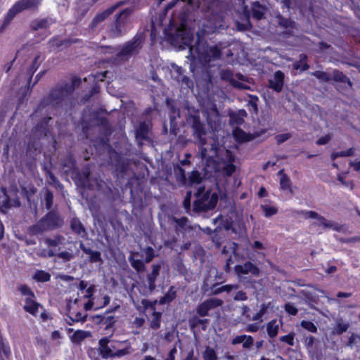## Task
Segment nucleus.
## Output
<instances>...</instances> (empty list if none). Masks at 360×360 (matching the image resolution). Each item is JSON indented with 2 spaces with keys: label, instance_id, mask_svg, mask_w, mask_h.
Instances as JSON below:
<instances>
[{
  "label": "nucleus",
  "instance_id": "e433bc0d",
  "mask_svg": "<svg viewBox=\"0 0 360 360\" xmlns=\"http://www.w3.org/2000/svg\"><path fill=\"white\" fill-rule=\"evenodd\" d=\"M188 15L185 11H181L178 13L177 17L176 18L175 13H173L172 16L170 19H174L177 24V27H181V28H187V20H188Z\"/></svg>",
  "mask_w": 360,
  "mask_h": 360
},
{
  "label": "nucleus",
  "instance_id": "338daca9",
  "mask_svg": "<svg viewBox=\"0 0 360 360\" xmlns=\"http://www.w3.org/2000/svg\"><path fill=\"white\" fill-rule=\"evenodd\" d=\"M146 257L145 262L149 263L152 261V259L155 257V251L152 247H147L145 250Z\"/></svg>",
  "mask_w": 360,
  "mask_h": 360
},
{
  "label": "nucleus",
  "instance_id": "5701e85b",
  "mask_svg": "<svg viewBox=\"0 0 360 360\" xmlns=\"http://www.w3.org/2000/svg\"><path fill=\"white\" fill-rule=\"evenodd\" d=\"M70 229L74 233L77 234V236H80L82 238H86L87 232L83 224L78 218L73 217L72 219H71Z\"/></svg>",
  "mask_w": 360,
  "mask_h": 360
},
{
  "label": "nucleus",
  "instance_id": "5fc2aeb1",
  "mask_svg": "<svg viewBox=\"0 0 360 360\" xmlns=\"http://www.w3.org/2000/svg\"><path fill=\"white\" fill-rule=\"evenodd\" d=\"M300 326L304 329L307 330L309 332L316 333H317V327L311 321H305L303 320L300 322Z\"/></svg>",
  "mask_w": 360,
  "mask_h": 360
},
{
  "label": "nucleus",
  "instance_id": "774afa93",
  "mask_svg": "<svg viewBox=\"0 0 360 360\" xmlns=\"http://www.w3.org/2000/svg\"><path fill=\"white\" fill-rule=\"evenodd\" d=\"M290 137H291V134L285 133V134H280L276 135L275 136V139L276 141L277 144L281 145V143L288 141Z\"/></svg>",
  "mask_w": 360,
  "mask_h": 360
},
{
  "label": "nucleus",
  "instance_id": "680f3d73",
  "mask_svg": "<svg viewBox=\"0 0 360 360\" xmlns=\"http://www.w3.org/2000/svg\"><path fill=\"white\" fill-rule=\"evenodd\" d=\"M284 309L287 314L290 316H296L298 313V309L293 303L287 302L284 304Z\"/></svg>",
  "mask_w": 360,
  "mask_h": 360
},
{
  "label": "nucleus",
  "instance_id": "20e7f679",
  "mask_svg": "<svg viewBox=\"0 0 360 360\" xmlns=\"http://www.w3.org/2000/svg\"><path fill=\"white\" fill-rule=\"evenodd\" d=\"M41 0H19L16 1L4 15V21L0 26L1 32L13 20L15 15L27 9L37 10Z\"/></svg>",
  "mask_w": 360,
  "mask_h": 360
},
{
  "label": "nucleus",
  "instance_id": "1a4fd4ad",
  "mask_svg": "<svg viewBox=\"0 0 360 360\" xmlns=\"http://www.w3.org/2000/svg\"><path fill=\"white\" fill-rule=\"evenodd\" d=\"M77 179L84 187L89 189L94 188V183L98 191L105 192L104 186L105 183L101 178H94L92 179L89 168H84L81 172L77 174Z\"/></svg>",
  "mask_w": 360,
  "mask_h": 360
},
{
  "label": "nucleus",
  "instance_id": "8fccbe9b",
  "mask_svg": "<svg viewBox=\"0 0 360 360\" xmlns=\"http://www.w3.org/2000/svg\"><path fill=\"white\" fill-rule=\"evenodd\" d=\"M203 360H217L216 351L210 347H207L202 352Z\"/></svg>",
  "mask_w": 360,
  "mask_h": 360
},
{
  "label": "nucleus",
  "instance_id": "49530a36",
  "mask_svg": "<svg viewBox=\"0 0 360 360\" xmlns=\"http://www.w3.org/2000/svg\"><path fill=\"white\" fill-rule=\"evenodd\" d=\"M211 190H205V186L200 187L197 193H195V195L198 198H199L200 200H203V202H207L210 198V196L212 195Z\"/></svg>",
  "mask_w": 360,
  "mask_h": 360
},
{
  "label": "nucleus",
  "instance_id": "f704fd0d",
  "mask_svg": "<svg viewBox=\"0 0 360 360\" xmlns=\"http://www.w3.org/2000/svg\"><path fill=\"white\" fill-rule=\"evenodd\" d=\"M8 194L12 198V201L14 202V207H18L20 205V198L18 195L19 190L17 184L15 181L10 184L8 188H7Z\"/></svg>",
  "mask_w": 360,
  "mask_h": 360
},
{
  "label": "nucleus",
  "instance_id": "4d7b16f0",
  "mask_svg": "<svg viewBox=\"0 0 360 360\" xmlns=\"http://www.w3.org/2000/svg\"><path fill=\"white\" fill-rule=\"evenodd\" d=\"M295 333L291 332L287 335L281 336L279 338V341L281 342H285L289 346H293L295 345Z\"/></svg>",
  "mask_w": 360,
  "mask_h": 360
},
{
  "label": "nucleus",
  "instance_id": "4c0bfd02",
  "mask_svg": "<svg viewBox=\"0 0 360 360\" xmlns=\"http://www.w3.org/2000/svg\"><path fill=\"white\" fill-rule=\"evenodd\" d=\"M51 274L44 270L38 269L32 276L33 280L38 283H46L51 280Z\"/></svg>",
  "mask_w": 360,
  "mask_h": 360
},
{
  "label": "nucleus",
  "instance_id": "aec40b11",
  "mask_svg": "<svg viewBox=\"0 0 360 360\" xmlns=\"http://www.w3.org/2000/svg\"><path fill=\"white\" fill-rule=\"evenodd\" d=\"M51 117L46 116L39 120L34 127V131L41 136H46L49 133V124L51 120Z\"/></svg>",
  "mask_w": 360,
  "mask_h": 360
},
{
  "label": "nucleus",
  "instance_id": "a211bd4d",
  "mask_svg": "<svg viewBox=\"0 0 360 360\" xmlns=\"http://www.w3.org/2000/svg\"><path fill=\"white\" fill-rule=\"evenodd\" d=\"M305 219H316L319 220V226L324 228H333L334 230H338V228L333 226V223L327 220L324 217L321 216L316 212L312 210H302L300 212Z\"/></svg>",
  "mask_w": 360,
  "mask_h": 360
},
{
  "label": "nucleus",
  "instance_id": "6e6552de",
  "mask_svg": "<svg viewBox=\"0 0 360 360\" xmlns=\"http://www.w3.org/2000/svg\"><path fill=\"white\" fill-rule=\"evenodd\" d=\"M188 122L193 131V136L198 139V143L203 147L207 144L206 129L205 124L201 122L198 115H191L188 117Z\"/></svg>",
  "mask_w": 360,
  "mask_h": 360
},
{
  "label": "nucleus",
  "instance_id": "423d86ee",
  "mask_svg": "<svg viewBox=\"0 0 360 360\" xmlns=\"http://www.w3.org/2000/svg\"><path fill=\"white\" fill-rule=\"evenodd\" d=\"M17 290L25 296V304L23 309L30 314L36 316L39 312L40 304L37 302L36 296L31 288L25 283H20L17 285Z\"/></svg>",
  "mask_w": 360,
  "mask_h": 360
},
{
  "label": "nucleus",
  "instance_id": "dca6fc26",
  "mask_svg": "<svg viewBox=\"0 0 360 360\" xmlns=\"http://www.w3.org/2000/svg\"><path fill=\"white\" fill-rule=\"evenodd\" d=\"M285 84V74L281 70H276L271 79L268 81V87L276 93L283 91Z\"/></svg>",
  "mask_w": 360,
  "mask_h": 360
},
{
  "label": "nucleus",
  "instance_id": "052dcab7",
  "mask_svg": "<svg viewBox=\"0 0 360 360\" xmlns=\"http://www.w3.org/2000/svg\"><path fill=\"white\" fill-rule=\"evenodd\" d=\"M76 164H77V162H76V160L75 159V158L70 155H68L65 159L64 160V162L63 163V167H67L68 168V169H72L74 168H75L76 167Z\"/></svg>",
  "mask_w": 360,
  "mask_h": 360
},
{
  "label": "nucleus",
  "instance_id": "9d476101",
  "mask_svg": "<svg viewBox=\"0 0 360 360\" xmlns=\"http://www.w3.org/2000/svg\"><path fill=\"white\" fill-rule=\"evenodd\" d=\"M130 13V9L124 8L116 14L112 28L115 37H121L127 32V19Z\"/></svg>",
  "mask_w": 360,
  "mask_h": 360
},
{
  "label": "nucleus",
  "instance_id": "c9c22d12",
  "mask_svg": "<svg viewBox=\"0 0 360 360\" xmlns=\"http://www.w3.org/2000/svg\"><path fill=\"white\" fill-rule=\"evenodd\" d=\"M176 297V290L175 287L172 285L169 287L168 291L164 295V296L161 297L159 300L160 304H169Z\"/></svg>",
  "mask_w": 360,
  "mask_h": 360
},
{
  "label": "nucleus",
  "instance_id": "c85d7f7f",
  "mask_svg": "<svg viewBox=\"0 0 360 360\" xmlns=\"http://www.w3.org/2000/svg\"><path fill=\"white\" fill-rule=\"evenodd\" d=\"M310 68L308 63V56L306 53H300L299 59L292 63V68L301 72L306 71Z\"/></svg>",
  "mask_w": 360,
  "mask_h": 360
},
{
  "label": "nucleus",
  "instance_id": "e2e57ef3",
  "mask_svg": "<svg viewBox=\"0 0 360 360\" xmlns=\"http://www.w3.org/2000/svg\"><path fill=\"white\" fill-rule=\"evenodd\" d=\"M53 204V194L51 191H47L45 195V205L46 209L50 210Z\"/></svg>",
  "mask_w": 360,
  "mask_h": 360
},
{
  "label": "nucleus",
  "instance_id": "412c9836",
  "mask_svg": "<svg viewBox=\"0 0 360 360\" xmlns=\"http://www.w3.org/2000/svg\"><path fill=\"white\" fill-rule=\"evenodd\" d=\"M226 157L227 160L224 162L222 173L226 176H231L236 169V167L233 164L235 156L231 152L227 151Z\"/></svg>",
  "mask_w": 360,
  "mask_h": 360
},
{
  "label": "nucleus",
  "instance_id": "7c9ffc66",
  "mask_svg": "<svg viewBox=\"0 0 360 360\" xmlns=\"http://www.w3.org/2000/svg\"><path fill=\"white\" fill-rule=\"evenodd\" d=\"M68 324L72 326L74 323H84L86 321L87 314H82V312L79 311L74 312L70 311L69 314L68 315Z\"/></svg>",
  "mask_w": 360,
  "mask_h": 360
},
{
  "label": "nucleus",
  "instance_id": "a878e982",
  "mask_svg": "<svg viewBox=\"0 0 360 360\" xmlns=\"http://www.w3.org/2000/svg\"><path fill=\"white\" fill-rule=\"evenodd\" d=\"M223 80L229 82L233 86L238 89H247L246 85L234 79L233 72L231 70H224L221 72Z\"/></svg>",
  "mask_w": 360,
  "mask_h": 360
},
{
  "label": "nucleus",
  "instance_id": "a19ab883",
  "mask_svg": "<svg viewBox=\"0 0 360 360\" xmlns=\"http://www.w3.org/2000/svg\"><path fill=\"white\" fill-rule=\"evenodd\" d=\"M206 52L207 56L209 57V60L211 59H219L221 56V49L217 45L209 46Z\"/></svg>",
  "mask_w": 360,
  "mask_h": 360
},
{
  "label": "nucleus",
  "instance_id": "4be33fe9",
  "mask_svg": "<svg viewBox=\"0 0 360 360\" xmlns=\"http://www.w3.org/2000/svg\"><path fill=\"white\" fill-rule=\"evenodd\" d=\"M162 267L161 264H154L152 265V271L150 274L147 276V280L148 283V288L152 292L153 291L155 288V281L158 278V276L160 274V271Z\"/></svg>",
  "mask_w": 360,
  "mask_h": 360
},
{
  "label": "nucleus",
  "instance_id": "6e6d98bb",
  "mask_svg": "<svg viewBox=\"0 0 360 360\" xmlns=\"http://www.w3.org/2000/svg\"><path fill=\"white\" fill-rule=\"evenodd\" d=\"M311 75L314 76L320 81L324 82H329L332 79L330 75L324 71L317 70L314 72H311Z\"/></svg>",
  "mask_w": 360,
  "mask_h": 360
},
{
  "label": "nucleus",
  "instance_id": "69168bd1",
  "mask_svg": "<svg viewBox=\"0 0 360 360\" xmlns=\"http://www.w3.org/2000/svg\"><path fill=\"white\" fill-rule=\"evenodd\" d=\"M193 206L196 211H208L206 202H203V200H200L199 198L194 201Z\"/></svg>",
  "mask_w": 360,
  "mask_h": 360
},
{
  "label": "nucleus",
  "instance_id": "9b49d317",
  "mask_svg": "<svg viewBox=\"0 0 360 360\" xmlns=\"http://www.w3.org/2000/svg\"><path fill=\"white\" fill-rule=\"evenodd\" d=\"M207 18L205 22H203L202 26L207 29L206 31L207 32H214L223 27V17L220 13L210 11V6H207Z\"/></svg>",
  "mask_w": 360,
  "mask_h": 360
},
{
  "label": "nucleus",
  "instance_id": "0eeeda50",
  "mask_svg": "<svg viewBox=\"0 0 360 360\" xmlns=\"http://www.w3.org/2000/svg\"><path fill=\"white\" fill-rule=\"evenodd\" d=\"M143 44V38L136 34L131 40L124 43L120 50L116 53V57L128 60L129 58L139 54Z\"/></svg>",
  "mask_w": 360,
  "mask_h": 360
},
{
  "label": "nucleus",
  "instance_id": "f03ea898",
  "mask_svg": "<svg viewBox=\"0 0 360 360\" xmlns=\"http://www.w3.org/2000/svg\"><path fill=\"white\" fill-rule=\"evenodd\" d=\"M166 40L172 46L180 49L191 48L194 36L187 28L177 27L174 19H170L168 25L164 30Z\"/></svg>",
  "mask_w": 360,
  "mask_h": 360
},
{
  "label": "nucleus",
  "instance_id": "c03bdc74",
  "mask_svg": "<svg viewBox=\"0 0 360 360\" xmlns=\"http://www.w3.org/2000/svg\"><path fill=\"white\" fill-rule=\"evenodd\" d=\"M89 335V333L82 330H76L71 337V340L73 342L79 343Z\"/></svg>",
  "mask_w": 360,
  "mask_h": 360
},
{
  "label": "nucleus",
  "instance_id": "72a5a7b5",
  "mask_svg": "<svg viewBox=\"0 0 360 360\" xmlns=\"http://www.w3.org/2000/svg\"><path fill=\"white\" fill-rule=\"evenodd\" d=\"M333 79L337 82L346 84L349 87L352 86V82H351L350 79L342 71L338 69H335L333 71Z\"/></svg>",
  "mask_w": 360,
  "mask_h": 360
},
{
  "label": "nucleus",
  "instance_id": "37998d69",
  "mask_svg": "<svg viewBox=\"0 0 360 360\" xmlns=\"http://www.w3.org/2000/svg\"><path fill=\"white\" fill-rule=\"evenodd\" d=\"M39 58H40V56L39 54L37 55L34 57V60H32L31 65L27 70V74L29 75V80H28L29 84L31 82L32 75L37 71V70L38 69V68L39 66Z\"/></svg>",
  "mask_w": 360,
  "mask_h": 360
},
{
  "label": "nucleus",
  "instance_id": "ea45409f",
  "mask_svg": "<svg viewBox=\"0 0 360 360\" xmlns=\"http://www.w3.org/2000/svg\"><path fill=\"white\" fill-rule=\"evenodd\" d=\"M129 261L130 262L131 266L134 268L137 272H143L146 270L145 261L143 262L141 259H135L133 256H129Z\"/></svg>",
  "mask_w": 360,
  "mask_h": 360
},
{
  "label": "nucleus",
  "instance_id": "603ef678",
  "mask_svg": "<svg viewBox=\"0 0 360 360\" xmlns=\"http://www.w3.org/2000/svg\"><path fill=\"white\" fill-rule=\"evenodd\" d=\"M49 26L46 19H40L34 20L32 22L31 29L33 31H37L40 28H47Z\"/></svg>",
  "mask_w": 360,
  "mask_h": 360
},
{
  "label": "nucleus",
  "instance_id": "13d9d810",
  "mask_svg": "<svg viewBox=\"0 0 360 360\" xmlns=\"http://www.w3.org/2000/svg\"><path fill=\"white\" fill-rule=\"evenodd\" d=\"M117 317L114 315H105L104 314L105 329L108 330L112 328L117 321Z\"/></svg>",
  "mask_w": 360,
  "mask_h": 360
},
{
  "label": "nucleus",
  "instance_id": "79ce46f5",
  "mask_svg": "<svg viewBox=\"0 0 360 360\" xmlns=\"http://www.w3.org/2000/svg\"><path fill=\"white\" fill-rule=\"evenodd\" d=\"M81 79L78 77H73L71 80V83L64 82L62 83L68 91L72 95L74 91L75 87L79 86L81 84Z\"/></svg>",
  "mask_w": 360,
  "mask_h": 360
},
{
  "label": "nucleus",
  "instance_id": "bf43d9fd",
  "mask_svg": "<svg viewBox=\"0 0 360 360\" xmlns=\"http://www.w3.org/2000/svg\"><path fill=\"white\" fill-rule=\"evenodd\" d=\"M349 327V324L348 323H344L342 321H338L336 325L334 327L335 333L338 335H341L343 333L346 332Z\"/></svg>",
  "mask_w": 360,
  "mask_h": 360
},
{
  "label": "nucleus",
  "instance_id": "09e8293b",
  "mask_svg": "<svg viewBox=\"0 0 360 360\" xmlns=\"http://www.w3.org/2000/svg\"><path fill=\"white\" fill-rule=\"evenodd\" d=\"M280 186L283 191L292 192L291 181L286 174H283L280 179Z\"/></svg>",
  "mask_w": 360,
  "mask_h": 360
},
{
  "label": "nucleus",
  "instance_id": "58836bf2",
  "mask_svg": "<svg viewBox=\"0 0 360 360\" xmlns=\"http://www.w3.org/2000/svg\"><path fill=\"white\" fill-rule=\"evenodd\" d=\"M162 314L160 311H154L152 313V319L150 320L149 326L153 330H158L160 328Z\"/></svg>",
  "mask_w": 360,
  "mask_h": 360
},
{
  "label": "nucleus",
  "instance_id": "a18cd8bd",
  "mask_svg": "<svg viewBox=\"0 0 360 360\" xmlns=\"http://www.w3.org/2000/svg\"><path fill=\"white\" fill-rule=\"evenodd\" d=\"M21 192L24 198L27 200L37 192V188L33 185H29L28 187L21 186Z\"/></svg>",
  "mask_w": 360,
  "mask_h": 360
},
{
  "label": "nucleus",
  "instance_id": "3c124183",
  "mask_svg": "<svg viewBox=\"0 0 360 360\" xmlns=\"http://www.w3.org/2000/svg\"><path fill=\"white\" fill-rule=\"evenodd\" d=\"M218 193L216 192L212 193V195L210 196L208 200L206 202L207 208L208 211L214 210L216 207L218 202Z\"/></svg>",
  "mask_w": 360,
  "mask_h": 360
},
{
  "label": "nucleus",
  "instance_id": "2eb2a0df",
  "mask_svg": "<svg viewBox=\"0 0 360 360\" xmlns=\"http://www.w3.org/2000/svg\"><path fill=\"white\" fill-rule=\"evenodd\" d=\"M123 4L122 1H120L116 4H114L107 9L104 10L101 13L96 14L94 18L92 19L90 23V28L92 30H94L99 23L103 22L108 17H109L111 14H112L115 10L121 5Z\"/></svg>",
  "mask_w": 360,
  "mask_h": 360
},
{
  "label": "nucleus",
  "instance_id": "864d4df0",
  "mask_svg": "<svg viewBox=\"0 0 360 360\" xmlns=\"http://www.w3.org/2000/svg\"><path fill=\"white\" fill-rule=\"evenodd\" d=\"M261 208L264 212V217L267 218L275 215L278 211L277 207L268 206L266 205H262Z\"/></svg>",
  "mask_w": 360,
  "mask_h": 360
},
{
  "label": "nucleus",
  "instance_id": "cd10ccee",
  "mask_svg": "<svg viewBox=\"0 0 360 360\" xmlns=\"http://www.w3.org/2000/svg\"><path fill=\"white\" fill-rule=\"evenodd\" d=\"M233 136L235 140L240 143L248 142L253 139L252 134L246 133L240 127H236L233 130Z\"/></svg>",
  "mask_w": 360,
  "mask_h": 360
},
{
  "label": "nucleus",
  "instance_id": "f257e3e1",
  "mask_svg": "<svg viewBox=\"0 0 360 360\" xmlns=\"http://www.w3.org/2000/svg\"><path fill=\"white\" fill-rule=\"evenodd\" d=\"M110 338L105 336L98 340V349L102 359L121 358L129 355L134 351L129 340L120 341Z\"/></svg>",
  "mask_w": 360,
  "mask_h": 360
},
{
  "label": "nucleus",
  "instance_id": "c756f323",
  "mask_svg": "<svg viewBox=\"0 0 360 360\" xmlns=\"http://www.w3.org/2000/svg\"><path fill=\"white\" fill-rule=\"evenodd\" d=\"M283 324L281 320H280V324L277 323V319H272L266 324V333L270 338H276L279 331L280 326Z\"/></svg>",
  "mask_w": 360,
  "mask_h": 360
},
{
  "label": "nucleus",
  "instance_id": "ddd939ff",
  "mask_svg": "<svg viewBox=\"0 0 360 360\" xmlns=\"http://www.w3.org/2000/svg\"><path fill=\"white\" fill-rule=\"evenodd\" d=\"M171 76L173 79L187 88H192L193 86V81L186 75H184L185 70L181 67L172 64L171 66Z\"/></svg>",
  "mask_w": 360,
  "mask_h": 360
},
{
  "label": "nucleus",
  "instance_id": "f8f14e48",
  "mask_svg": "<svg viewBox=\"0 0 360 360\" xmlns=\"http://www.w3.org/2000/svg\"><path fill=\"white\" fill-rule=\"evenodd\" d=\"M223 301L218 298H209L200 303L196 307V314L200 317L209 316L211 309L221 307Z\"/></svg>",
  "mask_w": 360,
  "mask_h": 360
},
{
  "label": "nucleus",
  "instance_id": "0e129e2a",
  "mask_svg": "<svg viewBox=\"0 0 360 360\" xmlns=\"http://www.w3.org/2000/svg\"><path fill=\"white\" fill-rule=\"evenodd\" d=\"M189 181L191 184H200L202 181L200 172L197 170H193L189 176Z\"/></svg>",
  "mask_w": 360,
  "mask_h": 360
},
{
  "label": "nucleus",
  "instance_id": "6ab92c4d",
  "mask_svg": "<svg viewBox=\"0 0 360 360\" xmlns=\"http://www.w3.org/2000/svg\"><path fill=\"white\" fill-rule=\"evenodd\" d=\"M149 127L148 124L143 121L141 122L135 129V137L139 141V145L141 146V141L149 140Z\"/></svg>",
  "mask_w": 360,
  "mask_h": 360
},
{
  "label": "nucleus",
  "instance_id": "393cba45",
  "mask_svg": "<svg viewBox=\"0 0 360 360\" xmlns=\"http://www.w3.org/2000/svg\"><path fill=\"white\" fill-rule=\"evenodd\" d=\"M209 323V319H200L198 315H193L188 319V325L191 330L193 333L195 332V329L199 326H202V330H205L207 329V324Z\"/></svg>",
  "mask_w": 360,
  "mask_h": 360
},
{
  "label": "nucleus",
  "instance_id": "2f4dec72",
  "mask_svg": "<svg viewBox=\"0 0 360 360\" xmlns=\"http://www.w3.org/2000/svg\"><path fill=\"white\" fill-rule=\"evenodd\" d=\"M247 115V112L245 110H240L238 112H233L230 114V124L231 125L240 126L243 124V117Z\"/></svg>",
  "mask_w": 360,
  "mask_h": 360
},
{
  "label": "nucleus",
  "instance_id": "7ed1b4c3",
  "mask_svg": "<svg viewBox=\"0 0 360 360\" xmlns=\"http://www.w3.org/2000/svg\"><path fill=\"white\" fill-rule=\"evenodd\" d=\"M70 94L68 91L63 84L56 86L53 88L48 96L44 97L38 104L37 108H44L49 105L58 108L70 96Z\"/></svg>",
  "mask_w": 360,
  "mask_h": 360
},
{
  "label": "nucleus",
  "instance_id": "473e14b6",
  "mask_svg": "<svg viewBox=\"0 0 360 360\" xmlns=\"http://www.w3.org/2000/svg\"><path fill=\"white\" fill-rule=\"evenodd\" d=\"M265 8L259 1H255L252 5V17L255 20H261L264 16Z\"/></svg>",
  "mask_w": 360,
  "mask_h": 360
},
{
  "label": "nucleus",
  "instance_id": "f3484780",
  "mask_svg": "<svg viewBox=\"0 0 360 360\" xmlns=\"http://www.w3.org/2000/svg\"><path fill=\"white\" fill-rule=\"evenodd\" d=\"M82 42L80 39H59L58 37H53L49 39L48 41V46L50 50L51 51H59L61 46H68L72 44H77Z\"/></svg>",
  "mask_w": 360,
  "mask_h": 360
},
{
  "label": "nucleus",
  "instance_id": "bb28decb",
  "mask_svg": "<svg viewBox=\"0 0 360 360\" xmlns=\"http://www.w3.org/2000/svg\"><path fill=\"white\" fill-rule=\"evenodd\" d=\"M0 191L5 198L1 203L0 212L6 213L9 209L14 207V202L12 201V198L10 197V195L8 194L7 188L5 186H1Z\"/></svg>",
  "mask_w": 360,
  "mask_h": 360
},
{
  "label": "nucleus",
  "instance_id": "4468645a",
  "mask_svg": "<svg viewBox=\"0 0 360 360\" xmlns=\"http://www.w3.org/2000/svg\"><path fill=\"white\" fill-rule=\"evenodd\" d=\"M234 270L238 276L248 274L255 277H258L260 275L259 268L250 261H247L243 264L236 265Z\"/></svg>",
  "mask_w": 360,
  "mask_h": 360
},
{
  "label": "nucleus",
  "instance_id": "39448f33",
  "mask_svg": "<svg viewBox=\"0 0 360 360\" xmlns=\"http://www.w3.org/2000/svg\"><path fill=\"white\" fill-rule=\"evenodd\" d=\"M63 224L58 213L56 211L48 212L39 221L31 227L34 233H41L46 231L53 230L60 227Z\"/></svg>",
  "mask_w": 360,
  "mask_h": 360
},
{
  "label": "nucleus",
  "instance_id": "b1692460",
  "mask_svg": "<svg viewBox=\"0 0 360 360\" xmlns=\"http://www.w3.org/2000/svg\"><path fill=\"white\" fill-rule=\"evenodd\" d=\"M79 248L82 251L89 256V262L91 263L102 262L101 253L97 250H93L90 248H87L83 243L79 244Z\"/></svg>",
  "mask_w": 360,
  "mask_h": 360
},
{
  "label": "nucleus",
  "instance_id": "de8ad7c7",
  "mask_svg": "<svg viewBox=\"0 0 360 360\" xmlns=\"http://www.w3.org/2000/svg\"><path fill=\"white\" fill-rule=\"evenodd\" d=\"M278 23L280 27L283 28H294L295 27V22L290 20V18H286L279 15L277 16Z\"/></svg>",
  "mask_w": 360,
  "mask_h": 360
}]
</instances>
